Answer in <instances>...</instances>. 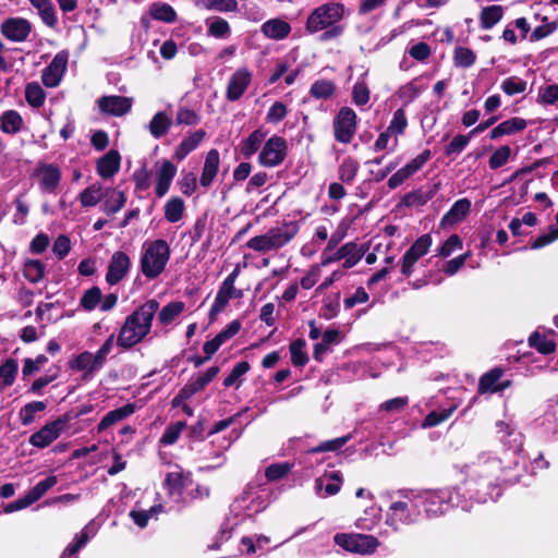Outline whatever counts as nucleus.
Returning a JSON list of instances; mask_svg holds the SVG:
<instances>
[{"label": "nucleus", "mask_w": 558, "mask_h": 558, "mask_svg": "<svg viewBox=\"0 0 558 558\" xmlns=\"http://www.w3.org/2000/svg\"><path fill=\"white\" fill-rule=\"evenodd\" d=\"M496 433L504 447L502 454L484 450L473 461L462 465L463 486L468 497L477 504L495 501L500 496L501 483L511 480L507 473L519 465L523 436L517 428L505 421L496 422Z\"/></svg>", "instance_id": "nucleus-1"}, {"label": "nucleus", "mask_w": 558, "mask_h": 558, "mask_svg": "<svg viewBox=\"0 0 558 558\" xmlns=\"http://www.w3.org/2000/svg\"><path fill=\"white\" fill-rule=\"evenodd\" d=\"M269 493L266 488L247 487L230 506V513L226 523L221 526L217 539L208 546L209 549H218L220 544L231 537L235 526L247 518H252L264 511L269 505Z\"/></svg>", "instance_id": "nucleus-2"}, {"label": "nucleus", "mask_w": 558, "mask_h": 558, "mask_svg": "<svg viewBox=\"0 0 558 558\" xmlns=\"http://www.w3.org/2000/svg\"><path fill=\"white\" fill-rule=\"evenodd\" d=\"M159 302L155 299L146 301L124 319L114 341L123 350H129L142 342L149 335Z\"/></svg>", "instance_id": "nucleus-3"}, {"label": "nucleus", "mask_w": 558, "mask_h": 558, "mask_svg": "<svg viewBox=\"0 0 558 558\" xmlns=\"http://www.w3.org/2000/svg\"><path fill=\"white\" fill-rule=\"evenodd\" d=\"M345 7L340 2H327L315 8L307 16L305 29L308 34L323 32L322 41H328L341 36L344 26L341 21L345 16Z\"/></svg>", "instance_id": "nucleus-4"}, {"label": "nucleus", "mask_w": 558, "mask_h": 558, "mask_svg": "<svg viewBox=\"0 0 558 558\" xmlns=\"http://www.w3.org/2000/svg\"><path fill=\"white\" fill-rule=\"evenodd\" d=\"M418 508L428 519L438 518L454 507L469 511L470 506L466 500L461 499L460 493L452 487L439 489H426L414 492Z\"/></svg>", "instance_id": "nucleus-5"}, {"label": "nucleus", "mask_w": 558, "mask_h": 558, "mask_svg": "<svg viewBox=\"0 0 558 558\" xmlns=\"http://www.w3.org/2000/svg\"><path fill=\"white\" fill-rule=\"evenodd\" d=\"M422 510L418 508L414 492H400L386 510L385 523L393 531L401 526L412 525L418 522Z\"/></svg>", "instance_id": "nucleus-6"}, {"label": "nucleus", "mask_w": 558, "mask_h": 558, "mask_svg": "<svg viewBox=\"0 0 558 558\" xmlns=\"http://www.w3.org/2000/svg\"><path fill=\"white\" fill-rule=\"evenodd\" d=\"M171 250L167 241L158 239L146 241L142 246L140 268L145 278L153 280L166 269Z\"/></svg>", "instance_id": "nucleus-7"}, {"label": "nucleus", "mask_w": 558, "mask_h": 558, "mask_svg": "<svg viewBox=\"0 0 558 558\" xmlns=\"http://www.w3.org/2000/svg\"><path fill=\"white\" fill-rule=\"evenodd\" d=\"M299 227L289 221L268 229L264 234L251 238L246 246L258 253L277 251L286 246L298 233Z\"/></svg>", "instance_id": "nucleus-8"}, {"label": "nucleus", "mask_w": 558, "mask_h": 558, "mask_svg": "<svg viewBox=\"0 0 558 558\" xmlns=\"http://www.w3.org/2000/svg\"><path fill=\"white\" fill-rule=\"evenodd\" d=\"M114 339L116 336L111 333L95 353L84 351L77 354L69 362L70 368L74 372H82L84 380L93 379L105 366L114 347Z\"/></svg>", "instance_id": "nucleus-9"}, {"label": "nucleus", "mask_w": 558, "mask_h": 558, "mask_svg": "<svg viewBox=\"0 0 558 558\" xmlns=\"http://www.w3.org/2000/svg\"><path fill=\"white\" fill-rule=\"evenodd\" d=\"M357 130V116L348 107H341L332 119V133L335 141L348 145L352 142Z\"/></svg>", "instance_id": "nucleus-10"}, {"label": "nucleus", "mask_w": 558, "mask_h": 558, "mask_svg": "<svg viewBox=\"0 0 558 558\" xmlns=\"http://www.w3.org/2000/svg\"><path fill=\"white\" fill-rule=\"evenodd\" d=\"M32 177L36 180L41 194L57 195L62 179V172L58 165L39 161L35 166Z\"/></svg>", "instance_id": "nucleus-11"}, {"label": "nucleus", "mask_w": 558, "mask_h": 558, "mask_svg": "<svg viewBox=\"0 0 558 558\" xmlns=\"http://www.w3.org/2000/svg\"><path fill=\"white\" fill-rule=\"evenodd\" d=\"M333 541L344 550L360 555L373 554L379 546L378 539L367 534L337 533Z\"/></svg>", "instance_id": "nucleus-12"}, {"label": "nucleus", "mask_w": 558, "mask_h": 558, "mask_svg": "<svg viewBox=\"0 0 558 558\" xmlns=\"http://www.w3.org/2000/svg\"><path fill=\"white\" fill-rule=\"evenodd\" d=\"M287 151V141L281 136L272 135L262 147L258 155V162L263 167L275 168L286 159Z\"/></svg>", "instance_id": "nucleus-13"}, {"label": "nucleus", "mask_w": 558, "mask_h": 558, "mask_svg": "<svg viewBox=\"0 0 558 558\" xmlns=\"http://www.w3.org/2000/svg\"><path fill=\"white\" fill-rule=\"evenodd\" d=\"M363 255L364 252L355 242H348L331 253L323 252L322 266H327L343 259L342 268L350 269L362 259Z\"/></svg>", "instance_id": "nucleus-14"}, {"label": "nucleus", "mask_w": 558, "mask_h": 558, "mask_svg": "<svg viewBox=\"0 0 558 558\" xmlns=\"http://www.w3.org/2000/svg\"><path fill=\"white\" fill-rule=\"evenodd\" d=\"M191 485V473L183 471L179 465H175L172 471L168 472L165 478L168 494L175 502L186 501V490Z\"/></svg>", "instance_id": "nucleus-15"}, {"label": "nucleus", "mask_w": 558, "mask_h": 558, "mask_svg": "<svg viewBox=\"0 0 558 558\" xmlns=\"http://www.w3.org/2000/svg\"><path fill=\"white\" fill-rule=\"evenodd\" d=\"M433 243L430 234L426 233L416 239V241L404 253L401 259V274L410 277L414 270L417 262L430 248Z\"/></svg>", "instance_id": "nucleus-16"}, {"label": "nucleus", "mask_w": 558, "mask_h": 558, "mask_svg": "<svg viewBox=\"0 0 558 558\" xmlns=\"http://www.w3.org/2000/svg\"><path fill=\"white\" fill-rule=\"evenodd\" d=\"M33 26L24 17H8L0 25V34L12 43H24L28 39Z\"/></svg>", "instance_id": "nucleus-17"}, {"label": "nucleus", "mask_w": 558, "mask_h": 558, "mask_svg": "<svg viewBox=\"0 0 558 558\" xmlns=\"http://www.w3.org/2000/svg\"><path fill=\"white\" fill-rule=\"evenodd\" d=\"M65 424L66 420L64 418L48 422L39 430L31 435L28 442L38 449L47 448L59 438Z\"/></svg>", "instance_id": "nucleus-18"}, {"label": "nucleus", "mask_w": 558, "mask_h": 558, "mask_svg": "<svg viewBox=\"0 0 558 558\" xmlns=\"http://www.w3.org/2000/svg\"><path fill=\"white\" fill-rule=\"evenodd\" d=\"M69 53L68 51L58 52L51 62L43 70L41 82L46 87H57L68 68Z\"/></svg>", "instance_id": "nucleus-19"}, {"label": "nucleus", "mask_w": 558, "mask_h": 558, "mask_svg": "<svg viewBox=\"0 0 558 558\" xmlns=\"http://www.w3.org/2000/svg\"><path fill=\"white\" fill-rule=\"evenodd\" d=\"M131 268L132 262L130 256L122 251L114 252L108 264L106 282L109 286L118 284L129 275Z\"/></svg>", "instance_id": "nucleus-20"}, {"label": "nucleus", "mask_w": 558, "mask_h": 558, "mask_svg": "<svg viewBox=\"0 0 558 558\" xmlns=\"http://www.w3.org/2000/svg\"><path fill=\"white\" fill-rule=\"evenodd\" d=\"M253 73L247 68L238 69L229 78L226 97L230 101L239 100L252 82Z\"/></svg>", "instance_id": "nucleus-21"}, {"label": "nucleus", "mask_w": 558, "mask_h": 558, "mask_svg": "<svg viewBox=\"0 0 558 558\" xmlns=\"http://www.w3.org/2000/svg\"><path fill=\"white\" fill-rule=\"evenodd\" d=\"M343 477L340 471H326L315 480L314 490L320 498H328L339 493Z\"/></svg>", "instance_id": "nucleus-22"}, {"label": "nucleus", "mask_w": 558, "mask_h": 558, "mask_svg": "<svg viewBox=\"0 0 558 558\" xmlns=\"http://www.w3.org/2000/svg\"><path fill=\"white\" fill-rule=\"evenodd\" d=\"M504 375V369L500 367H495L489 372L485 373L478 383V392L480 393H495L501 392L507 389L510 385V380H502L501 377Z\"/></svg>", "instance_id": "nucleus-23"}, {"label": "nucleus", "mask_w": 558, "mask_h": 558, "mask_svg": "<svg viewBox=\"0 0 558 558\" xmlns=\"http://www.w3.org/2000/svg\"><path fill=\"white\" fill-rule=\"evenodd\" d=\"M132 104V98L124 96H102L98 99L100 111L116 117L126 114L131 110Z\"/></svg>", "instance_id": "nucleus-24"}, {"label": "nucleus", "mask_w": 558, "mask_h": 558, "mask_svg": "<svg viewBox=\"0 0 558 558\" xmlns=\"http://www.w3.org/2000/svg\"><path fill=\"white\" fill-rule=\"evenodd\" d=\"M472 203L469 198H460L442 216L440 227L446 229L461 222L470 213Z\"/></svg>", "instance_id": "nucleus-25"}, {"label": "nucleus", "mask_w": 558, "mask_h": 558, "mask_svg": "<svg viewBox=\"0 0 558 558\" xmlns=\"http://www.w3.org/2000/svg\"><path fill=\"white\" fill-rule=\"evenodd\" d=\"M219 373L218 366H211L196 377L192 378L181 390L182 398H190L196 392L203 390Z\"/></svg>", "instance_id": "nucleus-26"}, {"label": "nucleus", "mask_w": 558, "mask_h": 558, "mask_svg": "<svg viewBox=\"0 0 558 558\" xmlns=\"http://www.w3.org/2000/svg\"><path fill=\"white\" fill-rule=\"evenodd\" d=\"M177 173V167L169 160H163L157 171V183L155 193L157 197H163L171 185V182Z\"/></svg>", "instance_id": "nucleus-27"}, {"label": "nucleus", "mask_w": 558, "mask_h": 558, "mask_svg": "<svg viewBox=\"0 0 558 558\" xmlns=\"http://www.w3.org/2000/svg\"><path fill=\"white\" fill-rule=\"evenodd\" d=\"M220 165V155L217 149H210L206 157L199 179L203 187H209L216 179Z\"/></svg>", "instance_id": "nucleus-28"}, {"label": "nucleus", "mask_w": 558, "mask_h": 558, "mask_svg": "<svg viewBox=\"0 0 558 558\" xmlns=\"http://www.w3.org/2000/svg\"><path fill=\"white\" fill-rule=\"evenodd\" d=\"M121 156L118 150L111 149L97 161V173L102 179L112 178L120 169Z\"/></svg>", "instance_id": "nucleus-29"}, {"label": "nucleus", "mask_w": 558, "mask_h": 558, "mask_svg": "<svg viewBox=\"0 0 558 558\" xmlns=\"http://www.w3.org/2000/svg\"><path fill=\"white\" fill-rule=\"evenodd\" d=\"M292 31L291 25L281 19H270L260 26L262 34L272 40L287 38Z\"/></svg>", "instance_id": "nucleus-30"}, {"label": "nucleus", "mask_w": 558, "mask_h": 558, "mask_svg": "<svg viewBox=\"0 0 558 558\" xmlns=\"http://www.w3.org/2000/svg\"><path fill=\"white\" fill-rule=\"evenodd\" d=\"M526 126V120L523 118L513 117L495 126L489 133V138L497 140L501 136L513 135L522 132Z\"/></svg>", "instance_id": "nucleus-31"}, {"label": "nucleus", "mask_w": 558, "mask_h": 558, "mask_svg": "<svg viewBox=\"0 0 558 558\" xmlns=\"http://www.w3.org/2000/svg\"><path fill=\"white\" fill-rule=\"evenodd\" d=\"M268 131L263 128H258L253 131L245 140H243L240 145V153L245 158H251L257 150L260 148L264 143Z\"/></svg>", "instance_id": "nucleus-32"}, {"label": "nucleus", "mask_w": 558, "mask_h": 558, "mask_svg": "<svg viewBox=\"0 0 558 558\" xmlns=\"http://www.w3.org/2000/svg\"><path fill=\"white\" fill-rule=\"evenodd\" d=\"M137 407L133 403L124 404L121 408L109 411L98 423L97 430L99 433L106 430L111 425L123 421L136 411Z\"/></svg>", "instance_id": "nucleus-33"}, {"label": "nucleus", "mask_w": 558, "mask_h": 558, "mask_svg": "<svg viewBox=\"0 0 558 558\" xmlns=\"http://www.w3.org/2000/svg\"><path fill=\"white\" fill-rule=\"evenodd\" d=\"M440 190V183H434L427 190L418 189L404 195L407 206H423L435 197Z\"/></svg>", "instance_id": "nucleus-34"}, {"label": "nucleus", "mask_w": 558, "mask_h": 558, "mask_svg": "<svg viewBox=\"0 0 558 558\" xmlns=\"http://www.w3.org/2000/svg\"><path fill=\"white\" fill-rule=\"evenodd\" d=\"M205 136L206 132L204 130H197L184 137L174 151V158L179 161L183 160L190 153L198 147Z\"/></svg>", "instance_id": "nucleus-35"}, {"label": "nucleus", "mask_w": 558, "mask_h": 558, "mask_svg": "<svg viewBox=\"0 0 558 558\" xmlns=\"http://www.w3.org/2000/svg\"><path fill=\"white\" fill-rule=\"evenodd\" d=\"M105 202L101 209L107 215H114L120 211L126 203V196L122 191L108 189L104 192Z\"/></svg>", "instance_id": "nucleus-36"}, {"label": "nucleus", "mask_w": 558, "mask_h": 558, "mask_svg": "<svg viewBox=\"0 0 558 558\" xmlns=\"http://www.w3.org/2000/svg\"><path fill=\"white\" fill-rule=\"evenodd\" d=\"M232 444V439L223 438L221 440H213L210 444H204V448L201 450L203 460H218L217 465L223 463V451H226Z\"/></svg>", "instance_id": "nucleus-37"}, {"label": "nucleus", "mask_w": 558, "mask_h": 558, "mask_svg": "<svg viewBox=\"0 0 558 558\" xmlns=\"http://www.w3.org/2000/svg\"><path fill=\"white\" fill-rule=\"evenodd\" d=\"M172 125V117L167 111H158L147 125V129L154 138L165 136Z\"/></svg>", "instance_id": "nucleus-38"}, {"label": "nucleus", "mask_w": 558, "mask_h": 558, "mask_svg": "<svg viewBox=\"0 0 558 558\" xmlns=\"http://www.w3.org/2000/svg\"><path fill=\"white\" fill-rule=\"evenodd\" d=\"M37 10L43 23L48 27H56L58 17L51 0H28Z\"/></svg>", "instance_id": "nucleus-39"}, {"label": "nucleus", "mask_w": 558, "mask_h": 558, "mask_svg": "<svg viewBox=\"0 0 558 558\" xmlns=\"http://www.w3.org/2000/svg\"><path fill=\"white\" fill-rule=\"evenodd\" d=\"M23 125V119L16 110H7L0 116V130L10 135L19 133Z\"/></svg>", "instance_id": "nucleus-40"}, {"label": "nucleus", "mask_w": 558, "mask_h": 558, "mask_svg": "<svg viewBox=\"0 0 558 558\" xmlns=\"http://www.w3.org/2000/svg\"><path fill=\"white\" fill-rule=\"evenodd\" d=\"M19 372V363L15 359L9 357L0 365V391L11 387Z\"/></svg>", "instance_id": "nucleus-41"}, {"label": "nucleus", "mask_w": 558, "mask_h": 558, "mask_svg": "<svg viewBox=\"0 0 558 558\" xmlns=\"http://www.w3.org/2000/svg\"><path fill=\"white\" fill-rule=\"evenodd\" d=\"M46 401H31L19 411V420L23 426H29L36 420V414L47 409Z\"/></svg>", "instance_id": "nucleus-42"}, {"label": "nucleus", "mask_w": 558, "mask_h": 558, "mask_svg": "<svg viewBox=\"0 0 558 558\" xmlns=\"http://www.w3.org/2000/svg\"><path fill=\"white\" fill-rule=\"evenodd\" d=\"M425 88L426 85L422 83V78L415 77L399 88L398 97L404 105H409L416 99Z\"/></svg>", "instance_id": "nucleus-43"}, {"label": "nucleus", "mask_w": 558, "mask_h": 558, "mask_svg": "<svg viewBox=\"0 0 558 558\" xmlns=\"http://www.w3.org/2000/svg\"><path fill=\"white\" fill-rule=\"evenodd\" d=\"M195 5L203 10L221 13L236 12L239 9L236 0H196Z\"/></svg>", "instance_id": "nucleus-44"}, {"label": "nucleus", "mask_w": 558, "mask_h": 558, "mask_svg": "<svg viewBox=\"0 0 558 558\" xmlns=\"http://www.w3.org/2000/svg\"><path fill=\"white\" fill-rule=\"evenodd\" d=\"M185 304L182 301H173L165 305L158 313V322L162 326H168L174 322L184 311Z\"/></svg>", "instance_id": "nucleus-45"}, {"label": "nucleus", "mask_w": 558, "mask_h": 558, "mask_svg": "<svg viewBox=\"0 0 558 558\" xmlns=\"http://www.w3.org/2000/svg\"><path fill=\"white\" fill-rule=\"evenodd\" d=\"M207 34L214 38L225 39L231 35V27L227 20L214 16L206 20Z\"/></svg>", "instance_id": "nucleus-46"}, {"label": "nucleus", "mask_w": 558, "mask_h": 558, "mask_svg": "<svg viewBox=\"0 0 558 558\" xmlns=\"http://www.w3.org/2000/svg\"><path fill=\"white\" fill-rule=\"evenodd\" d=\"M504 15V10L501 5H489L482 9L480 14L481 27L483 29L493 28Z\"/></svg>", "instance_id": "nucleus-47"}, {"label": "nucleus", "mask_w": 558, "mask_h": 558, "mask_svg": "<svg viewBox=\"0 0 558 558\" xmlns=\"http://www.w3.org/2000/svg\"><path fill=\"white\" fill-rule=\"evenodd\" d=\"M78 197L83 207H94L104 198V189L100 183H93Z\"/></svg>", "instance_id": "nucleus-48"}, {"label": "nucleus", "mask_w": 558, "mask_h": 558, "mask_svg": "<svg viewBox=\"0 0 558 558\" xmlns=\"http://www.w3.org/2000/svg\"><path fill=\"white\" fill-rule=\"evenodd\" d=\"M306 342L303 339L293 340L290 345L291 362L296 367H303L308 362V355L306 352Z\"/></svg>", "instance_id": "nucleus-49"}, {"label": "nucleus", "mask_w": 558, "mask_h": 558, "mask_svg": "<svg viewBox=\"0 0 558 558\" xmlns=\"http://www.w3.org/2000/svg\"><path fill=\"white\" fill-rule=\"evenodd\" d=\"M45 272L46 265L39 259H29L24 264V277L32 283H37L43 280Z\"/></svg>", "instance_id": "nucleus-50"}, {"label": "nucleus", "mask_w": 558, "mask_h": 558, "mask_svg": "<svg viewBox=\"0 0 558 558\" xmlns=\"http://www.w3.org/2000/svg\"><path fill=\"white\" fill-rule=\"evenodd\" d=\"M149 13L153 19L162 21L166 23H173L177 20V13L174 9L163 2H155L150 5Z\"/></svg>", "instance_id": "nucleus-51"}, {"label": "nucleus", "mask_w": 558, "mask_h": 558, "mask_svg": "<svg viewBox=\"0 0 558 558\" xmlns=\"http://www.w3.org/2000/svg\"><path fill=\"white\" fill-rule=\"evenodd\" d=\"M380 519V509L377 507H367L364 510V515L360 517L355 521V526L360 530L371 531L373 530Z\"/></svg>", "instance_id": "nucleus-52"}, {"label": "nucleus", "mask_w": 558, "mask_h": 558, "mask_svg": "<svg viewBox=\"0 0 558 558\" xmlns=\"http://www.w3.org/2000/svg\"><path fill=\"white\" fill-rule=\"evenodd\" d=\"M58 483V478L54 475H50L45 480L38 482L32 489H29L25 495L28 500L33 505L37 500H39L50 488H52Z\"/></svg>", "instance_id": "nucleus-53"}, {"label": "nucleus", "mask_w": 558, "mask_h": 558, "mask_svg": "<svg viewBox=\"0 0 558 558\" xmlns=\"http://www.w3.org/2000/svg\"><path fill=\"white\" fill-rule=\"evenodd\" d=\"M336 92V85L329 80H317L310 88V95L316 99H328Z\"/></svg>", "instance_id": "nucleus-54"}, {"label": "nucleus", "mask_w": 558, "mask_h": 558, "mask_svg": "<svg viewBox=\"0 0 558 558\" xmlns=\"http://www.w3.org/2000/svg\"><path fill=\"white\" fill-rule=\"evenodd\" d=\"M25 99L31 107L39 108L45 102L46 93L37 82H32L25 87Z\"/></svg>", "instance_id": "nucleus-55"}, {"label": "nucleus", "mask_w": 558, "mask_h": 558, "mask_svg": "<svg viewBox=\"0 0 558 558\" xmlns=\"http://www.w3.org/2000/svg\"><path fill=\"white\" fill-rule=\"evenodd\" d=\"M476 61L475 52L468 48L458 46L453 50V63L457 68H471Z\"/></svg>", "instance_id": "nucleus-56"}, {"label": "nucleus", "mask_w": 558, "mask_h": 558, "mask_svg": "<svg viewBox=\"0 0 558 558\" xmlns=\"http://www.w3.org/2000/svg\"><path fill=\"white\" fill-rule=\"evenodd\" d=\"M89 526H85L78 534L75 535L73 542L69 544L60 558H69L73 555H76L89 541L93 536L88 533Z\"/></svg>", "instance_id": "nucleus-57"}, {"label": "nucleus", "mask_w": 558, "mask_h": 558, "mask_svg": "<svg viewBox=\"0 0 558 558\" xmlns=\"http://www.w3.org/2000/svg\"><path fill=\"white\" fill-rule=\"evenodd\" d=\"M183 211L184 202L178 196L171 197L165 205V218L171 223H175L181 220Z\"/></svg>", "instance_id": "nucleus-58"}, {"label": "nucleus", "mask_w": 558, "mask_h": 558, "mask_svg": "<svg viewBox=\"0 0 558 558\" xmlns=\"http://www.w3.org/2000/svg\"><path fill=\"white\" fill-rule=\"evenodd\" d=\"M526 81L515 75L509 76L500 83V89L507 96L523 94L526 90Z\"/></svg>", "instance_id": "nucleus-59"}, {"label": "nucleus", "mask_w": 558, "mask_h": 558, "mask_svg": "<svg viewBox=\"0 0 558 558\" xmlns=\"http://www.w3.org/2000/svg\"><path fill=\"white\" fill-rule=\"evenodd\" d=\"M360 169L359 162L352 157H347L339 166V179L343 183H352Z\"/></svg>", "instance_id": "nucleus-60"}, {"label": "nucleus", "mask_w": 558, "mask_h": 558, "mask_svg": "<svg viewBox=\"0 0 558 558\" xmlns=\"http://www.w3.org/2000/svg\"><path fill=\"white\" fill-rule=\"evenodd\" d=\"M162 511L163 507L161 505H156L150 507L148 510H132L130 512V517L137 526L143 529L148 524L150 518L157 517Z\"/></svg>", "instance_id": "nucleus-61"}, {"label": "nucleus", "mask_w": 558, "mask_h": 558, "mask_svg": "<svg viewBox=\"0 0 558 558\" xmlns=\"http://www.w3.org/2000/svg\"><path fill=\"white\" fill-rule=\"evenodd\" d=\"M100 301L101 290L98 287H92L81 296L80 306L87 312H92L97 306H100Z\"/></svg>", "instance_id": "nucleus-62"}, {"label": "nucleus", "mask_w": 558, "mask_h": 558, "mask_svg": "<svg viewBox=\"0 0 558 558\" xmlns=\"http://www.w3.org/2000/svg\"><path fill=\"white\" fill-rule=\"evenodd\" d=\"M408 126V119L405 110L399 108L393 112L392 119L387 128L389 134H393L395 137L402 135Z\"/></svg>", "instance_id": "nucleus-63"}, {"label": "nucleus", "mask_w": 558, "mask_h": 558, "mask_svg": "<svg viewBox=\"0 0 558 558\" xmlns=\"http://www.w3.org/2000/svg\"><path fill=\"white\" fill-rule=\"evenodd\" d=\"M456 409H457V405L452 404V405H450L446 409L439 410V411H437V410L432 411L429 414L426 415V417L422 422V426L425 428L437 426L438 424L448 420Z\"/></svg>", "instance_id": "nucleus-64"}]
</instances>
